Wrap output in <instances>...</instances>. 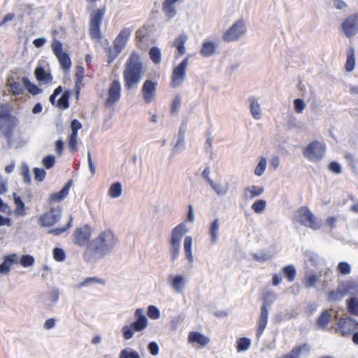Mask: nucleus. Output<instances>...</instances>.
<instances>
[{"label": "nucleus", "instance_id": "nucleus-25", "mask_svg": "<svg viewBox=\"0 0 358 358\" xmlns=\"http://www.w3.org/2000/svg\"><path fill=\"white\" fill-rule=\"evenodd\" d=\"M331 310H324L322 312L316 321L317 325L322 329H325L329 322L331 321Z\"/></svg>", "mask_w": 358, "mask_h": 358}, {"label": "nucleus", "instance_id": "nucleus-1", "mask_svg": "<svg viewBox=\"0 0 358 358\" xmlns=\"http://www.w3.org/2000/svg\"><path fill=\"white\" fill-rule=\"evenodd\" d=\"M143 73V66L141 57L136 52H133L127 59L123 71L124 87L131 90L141 81Z\"/></svg>", "mask_w": 358, "mask_h": 358}, {"label": "nucleus", "instance_id": "nucleus-58", "mask_svg": "<svg viewBox=\"0 0 358 358\" xmlns=\"http://www.w3.org/2000/svg\"><path fill=\"white\" fill-rule=\"evenodd\" d=\"M343 293L340 289L331 290L328 294V299L329 301H338L341 299Z\"/></svg>", "mask_w": 358, "mask_h": 358}, {"label": "nucleus", "instance_id": "nucleus-36", "mask_svg": "<svg viewBox=\"0 0 358 358\" xmlns=\"http://www.w3.org/2000/svg\"><path fill=\"white\" fill-rule=\"evenodd\" d=\"M149 56L152 62L159 64L162 61V53L159 48L154 46L149 50Z\"/></svg>", "mask_w": 358, "mask_h": 358}, {"label": "nucleus", "instance_id": "nucleus-20", "mask_svg": "<svg viewBox=\"0 0 358 358\" xmlns=\"http://www.w3.org/2000/svg\"><path fill=\"white\" fill-rule=\"evenodd\" d=\"M131 33V30L129 28L122 29L113 41L115 48L122 52L129 40Z\"/></svg>", "mask_w": 358, "mask_h": 358}, {"label": "nucleus", "instance_id": "nucleus-10", "mask_svg": "<svg viewBox=\"0 0 358 358\" xmlns=\"http://www.w3.org/2000/svg\"><path fill=\"white\" fill-rule=\"evenodd\" d=\"M245 31L246 27L244 21L238 20L223 34L222 39L226 42L237 41Z\"/></svg>", "mask_w": 358, "mask_h": 358}, {"label": "nucleus", "instance_id": "nucleus-13", "mask_svg": "<svg viewBox=\"0 0 358 358\" xmlns=\"http://www.w3.org/2000/svg\"><path fill=\"white\" fill-rule=\"evenodd\" d=\"M62 86L57 87L50 96V102L52 105L62 110L67 109L69 107V99L71 97V91L66 90L63 92L62 96L56 101V97L62 92Z\"/></svg>", "mask_w": 358, "mask_h": 358}, {"label": "nucleus", "instance_id": "nucleus-35", "mask_svg": "<svg viewBox=\"0 0 358 358\" xmlns=\"http://www.w3.org/2000/svg\"><path fill=\"white\" fill-rule=\"evenodd\" d=\"M348 310L350 313L358 316V299L350 297L346 302Z\"/></svg>", "mask_w": 358, "mask_h": 358}, {"label": "nucleus", "instance_id": "nucleus-60", "mask_svg": "<svg viewBox=\"0 0 358 358\" xmlns=\"http://www.w3.org/2000/svg\"><path fill=\"white\" fill-rule=\"evenodd\" d=\"M53 257L57 262H62L65 259V253L62 249L55 248L53 250Z\"/></svg>", "mask_w": 358, "mask_h": 358}, {"label": "nucleus", "instance_id": "nucleus-8", "mask_svg": "<svg viewBox=\"0 0 358 358\" xmlns=\"http://www.w3.org/2000/svg\"><path fill=\"white\" fill-rule=\"evenodd\" d=\"M325 150L324 143L314 141L304 148L303 154L309 161L318 162L324 157Z\"/></svg>", "mask_w": 358, "mask_h": 358}, {"label": "nucleus", "instance_id": "nucleus-9", "mask_svg": "<svg viewBox=\"0 0 358 358\" xmlns=\"http://www.w3.org/2000/svg\"><path fill=\"white\" fill-rule=\"evenodd\" d=\"M189 63V57H186L178 66L173 68L171 76L172 87H179L185 80Z\"/></svg>", "mask_w": 358, "mask_h": 358}, {"label": "nucleus", "instance_id": "nucleus-11", "mask_svg": "<svg viewBox=\"0 0 358 358\" xmlns=\"http://www.w3.org/2000/svg\"><path fill=\"white\" fill-rule=\"evenodd\" d=\"M357 330H358V322L349 317L340 318L336 328V331L342 336H348Z\"/></svg>", "mask_w": 358, "mask_h": 358}, {"label": "nucleus", "instance_id": "nucleus-57", "mask_svg": "<svg viewBox=\"0 0 358 358\" xmlns=\"http://www.w3.org/2000/svg\"><path fill=\"white\" fill-rule=\"evenodd\" d=\"M120 358H140V356L136 351H129L127 349H124L120 354Z\"/></svg>", "mask_w": 358, "mask_h": 358}, {"label": "nucleus", "instance_id": "nucleus-55", "mask_svg": "<svg viewBox=\"0 0 358 358\" xmlns=\"http://www.w3.org/2000/svg\"><path fill=\"white\" fill-rule=\"evenodd\" d=\"M148 315L152 320H157L160 317V312L159 309L152 305H150L148 308Z\"/></svg>", "mask_w": 358, "mask_h": 358}, {"label": "nucleus", "instance_id": "nucleus-4", "mask_svg": "<svg viewBox=\"0 0 358 358\" xmlns=\"http://www.w3.org/2000/svg\"><path fill=\"white\" fill-rule=\"evenodd\" d=\"M17 124V119L15 116L11 114L10 108L6 104H0V131L4 128V136L10 138H11L13 129Z\"/></svg>", "mask_w": 358, "mask_h": 358}, {"label": "nucleus", "instance_id": "nucleus-38", "mask_svg": "<svg viewBox=\"0 0 358 358\" xmlns=\"http://www.w3.org/2000/svg\"><path fill=\"white\" fill-rule=\"evenodd\" d=\"M307 348L308 345L306 344L295 346L289 354L283 355L282 358H299L301 351Z\"/></svg>", "mask_w": 358, "mask_h": 358}, {"label": "nucleus", "instance_id": "nucleus-40", "mask_svg": "<svg viewBox=\"0 0 358 358\" xmlns=\"http://www.w3.org/2000/svg\"><path fill=\"white\" fill-rule=\"evenodd\" d=\"M282 271L288 281L292 282L294 280L296 273L295 268L292 265L285 266L282 268Z\"/></svg>", "mask_w": 358, "mask_h": 358}, {"label": "nucleus", "instance_id": "nucleus-26", "mask_svg": "<svg viewBox=\"0 0 358 358\" xmlns=\"http://www.w3.org/2000/svg\"><path fill=\"white\" fill-rule=\"evenodd\" d=\"M15 262V255H10L6 256L3 263L0 264V273L7 274L10 271L12 264Z\"/></svg>", "mask_w": 358, "mask_h": 358}, {"label": "nucleus", "instance_id": "nucleus-50", "mask_svg": "<svg viewBox=\"0 0 358 358\" xmlns=\"http://www.w3.org/2000/svg\"><path fill=\"white\" fill-rule=\"evenodd\" d=\"M106 52L108 55V63L111 64L115 60V59L119 55L121 51H119L113 46V48L110 47L107 48Z\"/></svg>", "mask_w": 358, "mask_h": 358}, {"label": "nucleus", "instance_id": "nucleus-44", "mask_svg": "<svg viewBox=\"0 0 358 358\" xmlns=\"http://www.w3.org/2000/svg\"><path fill=\"white\" fill-rule=\"evenodd\" d=\"M92 283H99V284L104 285L105 281L102 279H100V278H98L96 277H89V278H86L83 281L80 282L78 285V287L80 288L83 287L87 286Z\"/></svg>", "mask_w": 358, "mask_h": 358}, {"label": "nucleus", "instance_id": "nucleus-27", "mask_svg": "<svg viewBox=\"0 0 358 358\" xmlns=\"http://www.w3.org/2000/svg\"><path fill=\"white\" fill-rule=\"evenodd\" d=\"M346 57L345 69L348 72H351L353 71L355 66V50L352 47L348 48Z\"/></svg>", "mask_w": 358, "mask_h": 358}, {"label": "nucleus", "instance_id": "nucleus-54", "mask_svg": "<svg viewBox=\"0 0 358 358\" xmlns=\"http://www.w3.org/2000/svg\"><path fill=\"white\" fill-rule=\"evenodd\" d=\"M266 166V160L264 157H262L255 169V174L257 176H262L265 171Z\"/></svg>", "mask_w": 358, "mask_h": 358}, {"label": "nucleus", "instance_id": "nucleus-12", "mask_svg": "<svg viewBox=\"0 0 358 358\" xmlns=\"http://www.w3.org/2000/svg\"><path fill=\"white\" fill-rule=\"evenodd\" d=\"M52 50L61 68L64 71H69L71 66V61L69 54L63 52L62 43L59 41H55L52 44Z\"/></svg>", "mask_w": 358, "mask_h": 358}, {"label": "nucleus", "instance_id": "nucleus-33", "mask_svg": "<svg viewBox=\"0 0 358 358\" xmlns=\"http://www.w3.org/2000/svg\"><path fill=\"white\" fill-rule=\"evenodd\" d=\"M192 238L191 236H186L184 240V250L185 256L189 262L193 261L192 253Z\"/></svg>", "mask_w": 358, "mask_h": 358}, {"label": "nucleus", "instance_id": "nucleus-17", "mask_svg": "<svg viewBox=\"0 0 358 358\" xmlns=\"http://www.w3.org/2000/svg\"><path fill=\"white\" fill-rule=\"evenodd\" d=\"M157 83L152 80H146L141 89V93L144 101L150 103L155 99Z\"/></svg>", "mask_w": 358, "mask_h": 358}, {"label": "nucleus", "instance_id": "nucleus-34", "mask_svg": "<svg viewBox=\"0 0 358 358\" xmlns=\"http://www.w3.org/2000/svg\"><path fill=\"white\" fill-rule=\"evenodd\" d=\"M22 81L26 87V89L32 95H37L42 92V90L39 88L36 84L31 83L28 78H23Z\"/></svg>", "mask_w": 358, "mask_h": 358}, {"label": "nucleus", "instance_id": "nucleus-61", "mask_svg": "<svg viewBox=\"0 0 358 358\" xmlns=\"http://www.w3.org/2000/svg\"><path fill=\"white\" fill-rule=\"evenodd\" d=\"M34 178L36 181H43L45 177V171L43 169L34 168Z\"/></svg>", "mask_w": 358, "mask_h": 358}, {"label": "nucleus", "instance_id": "nucleus-31", "mask_svg": "<svg viewBox=\"0 0 358 358\" xmlns=\"http://www.w3.org/2000/svg\"><path fill=\"white\" fill-rule=\"evenodd\" d=\"M187 39L186 36L180 35L173 42V46L177 49L180 56L185 54V44Z\"/></svg>", "mask_w": 358, "mask_h": 358}, {"label": "nucleus", "instance_id": "nucleus-45", "mask_svg": "<svg viewBox=\"0 0 358 358\" xmlns=\"http://www.w3.org/2000/svg\"><path fill=\"white\" fill-rule=\"evenodd\" d=\"M171 286L177 292L182 291V289L184 287L183 278L180 275L175 276L171 281Z\"/></svg>", "mask_w": 358, "mask_h": 358}, {"label": "nucleus", "instance_id": "nucleus-62", "mask_svg": "<svg viewBox=\"0 0 358 358\" xmlns=\"http://www.w3.org/2000/svg\"><path fill=\"white\" fill-rule=\"evenodd\" d=\"M294 110L297 113H301L306 108V103L301 99H296L294 101Z\"/></svg>", "mask_w": 358, "mask_h": 358}, {"label": "nucleus", "instance_id": "nucleus-6", "mask_svg": "<svg viewBox=\"0 0 358 358\" xmlns=\"http://www.w3.org/2000/svg\"><path fill=\"white\" fill-rule=\"evenodd\" d=\"M295 219L301 224L314 230L319 229L321 227L317 218L307 206H302L296 210Z\"/></svg>", "mask_w": 358, "mask_h": 358}, {"label": "nucleus", "instance_id": "nucleus-19", "mask_svg": "<svg viewBox=\"0 0 358 358\" xmlns=\"http://www.w3.org/2000/svg\"><path fill=\"white\" fill-rule=\"evenodd\" d=\"M187 341L193 345L196 344L197 347L203 348L209 343L210 338L199 331H193L189 333Z\"/></svg>", "mask_w": 358, "mask_h": 358}, {"label": "nucleus", "instance_id": "nucleus-47", "mask_svg": "<svg viewBox=\"0 0 358 358\" xmlns=\"http://www.w3.org/2000/svg\"><path fill=\"white\" fill-rule=\"evenodd\" d=\"M319 280V277L316 274H311L306 276L304 280V285L307 288L314 287Z\"/></svg>", "mask_w": 358, "mask_h": 358}, {"label": "nucleus", "instance_id": "nucleus-32", "mask_svg": "<svg viewBox=\"0 0 358 358\" xmlns=\"http://www.w3.org/2000/svg\"><path fill=\"white\" fill-rule=\"evenodd\" d=\"M264 190L263 187L252 185L245 190V194L247 198L253 199L260 196Z\"/></svg>", "mask_w": 358, "mask_h": 358}, {"label": "nucleus", "instance_id": "nucleus-43", "mask_svg": "<svg viewBox=\"0 0 358 358\" xmlns=\"http://www.w3.org/2000/svg\"><path fill=\"white\" fill-rule=\"evenodd\" d=\"M250 111L255 119L258 120L261 117L260 106L255 99H252L250 101Z\"/></svg>", "mask_w": 358, "mask_h": 358}, {"label": "nucleus", "instance_id": "nucleus-63", "mask_svg": "<svg viewBox=\"0 0 358 358\" xmlns=\"http://www.w3.org/2000/svg\"><path fill=\"white\" fill-rule=\"evenodd\" d=\"M55 163V157L51 155H48L43 159V164L48 169L52 168L54 166Z\"/></svg>", "mask_w": 358, "mask_h": 358}, {"label": "nucleus", "instance_id": "nucleus-15", "mask_svg": "<svg viewBox=\"0 0 358 358\" xmlns=\"http://www.w3.org/2000/svg\"><path fill=\"white\" fill-rule=\"evenodd\" d=\"M341 28L348 38L356 34L358 31V13L348 16L342 23Z\"/></svg>", "mask_w": 358, "mask_h": 358}, {"label": "nucleus", "instance_id": "nucleus-39", "mask_svg": "<svg viewBox=\"0 0 358 358\" xmlns=\"http://www.w3.org/2000/svg\"><path fill=\"white\" fill-rule=\"evenodd\" d=\"M219 230V220L215 219L210 224V235L211 238V242L213 244L215 243L217 238V232Z\"/></svg>", "mask_w": 358, "mask_h": 358}, {"label": "nucleus", "instance_id": "nucleus-59", "mask_svg": "<svg viewBox=\"0 0 358 358\" xmlns=\"http://www.w3.org/2000/svg\"><path fill=\"white\" fill-rule=\"evenodd\" d=\"M338 271L343 275L349 274L351 271V267L347 262H341L338 265Z\"/></svg>", "mask_w": 358, "mask_h": 358}, {"label": "nucleus", "instance_id": "nucleus-48", "mask_svg": "<svg viewBox=\"0 0 358 358\" xmlns=\"http://www.w3.org/2000/svg\"><path fill=\"white\" fill-rule=\"evenodd\" d=\"M148 27L144 25L136 31V40L138 42H141L148 36Z\"/></svg>", "mask_w": 358, "mask_h": 358}, {"label": "nucleus", "instance_id": "nucleus-49", "mask_svg": "<svg viewBox=\"0 0 358 358\" xmlns=\"http://www.w3.org/2000/svg\"><path fill=\"white\" fill-rule=\"evenodd\" d=\"M20 173L23 177L24 182L27 184H29L31 182V176L29 174V169L27 164H22L20 169Z\"/></svg>", "mask_w": 358, "mask_h": 358}, {"label": "nucleus", "instance_id": "nucleus-46", "mask_svg": "<svg viewBox=\"0 0 358 358\" xmlns=\"http://www.w3.org/2000/svg\"><path fill=\"white\" fill-rule=\"evenodd\" d=\"M266 206V201L263 199L257 200L252 205V209L256 213H262L264 211Z\"/></svg>", "mask_w": 358, "mask_h": 358}, {"label": "nucleus", "instance_id": "nucleus-28", "mask_svg": "<svg viewBox=\"0 0 358 358\" xmlns=\"http://www.w3.org/2000/svg\"><path fill=\"white\" fill-rule=\"evenodd\" d=\"M83 74L84 70L82 67L78 69L76 73V78L75 80L74 93L76 99H78L80 96V92L83 84Z\"/></svg>", "mask_w": 358, "mask_h": 358}, {"label": "nucleus", "instance_id": "nucleus-53", "mask_svg": "<svg viewBox=\"0 0 358 358\" xmlns=\"http://www.w3.org/2000/svg\"><path fill=\"white\" fill-rule=\"evenodd\" d=\"M72 220L73 219H72L71 216H70L68 222L66 223V224L64 227L52 229L49 232L55 236H58V235L62 234L63 232H64L66 230H67L71 226Z\"/></svg>", "mask_w": 358, "mask_h": 358}, {"label": "nucleus", "instance_id": "nucleus-18", "mask_svg": "<svg viewBox=\"0 0 358 358\" xmlns=\"http://www.w3.org/2000/svg\"><path fill=\"white\" fill-rule=\"evenodd\" d=\"M60 215L61 210L59 209L52 208L40 216V223L44 227L52 226L58 221Z\"/></svg>", "mask_w": 358, "mask_h": 358}, {"label": "nucleus", "instance_id": "nucleus-22", "mask_svg": "<svg viewBox=\"0 0 358 358\" xmlns=\"http://www.w3.org/2000/svg\"><path fill=\"white\" fill-rule=\"evenodd\" d=\"M71 185V180H69L59 192L51 194L50 202L59 203L63 201L68 196Z\"/></svg>", "mask_w": 358, "mask_h": 358}, {"label": "nucleus", "instance_id": "nucleus-2", "mask_svg": "<svg viewBox=\"0 0 358 358\" xmlns=\"http://www.w3.org/2000/svg\"><path fill=\"white\" fill-rule=\"evenodd\" d=\"M116 239L113 231L110 229L102 231L93 241V246L87 250L94 255L103 256L115 245Z\"/></svg>", "mask_w": 358, "mask_h": 358}, {"label": "nucleus", "instance_id": "nucleus-52", "mask_svg": "<svg viewBox=\"0 0 358 358\" xmlns=\"http://www.w3.org/2000/svg\"><path fill=\"white\" fill-rule=\"evenodd\" d=\"M181 105V96L178 94L175 96L171 105V114H176Z\"/></svg>", "mask_w": 358, "mask_h": 358}, {"label": "nucleus", "instance_id": "nucleus-21", "mask_svg": "<svg viewBox=\"0 0 358 358\" xmlns=\"http://www.w3.org/2000/svg\"><path fill=\"white\" fill-rule=\"evenodd\" d=\"M268 312L267 310L266 305L264 303L261 307V312L259 318L258 320V327L257 329V337L259 338L262 336L268 322Z\"/></svg>", "mask_w": 358, "mask_h": 358}, {"label": "nucleus", "instance_id": "nucleus-42", "mask_svg": "<svg viewBox=\"0 0 358 358\" xmlns=\"http://www.w3.org/2000/svg\"><path fill=\"white\" fill-rule=\"evenodd\" d=\"M68 147L71 152H76L78 150V134H71L68 137Z\"/></svg>", "mask_w": 358, "mask_h": 358}, {"label": "nucleus", "instance_id": "nucleus-5", "mask_svg": "<svg viewBox=\"0 0 358 358\" xmlns=\"http://www.w3.org/2000/svg\"><path fill=\"white\" fill-rule=\"evenodd\" d=\"M134 315L136 320L132 322L130 326H124L122 327L123 336L126 340H129L133 337L134 331H141L148 327V320L144 315L143 309H136Z\"/></svg>", "mask_w": 358, "mask_h": 358}, {"label": "nucleus", "instance_id": "nucleus-7", "mask_svg": "<svg viewBox=\"0 0 358 358\" xmlns=\"http://www.w3.org/2000/svg\"><path fill=\"white\" fill-rule=\"evenodd\" d=\"M186 229L183 223L177 225L176 227L173 229L171 231L170 245L172 261H175L179 255L180 241Z\"/></svg>", "mask_w": 358, "mask_h": 358}, {"label": "nucleus", "instance_id": "nucleus-16", "mask_svg": "<svg viewBox=\"0 0 358 358\" xmlns=\"http://www.w3.org/2000/svg\"><path fill=\"white\" fill-rule=\"evenodd\" d=\"M91 237V228L85 224L77 228L73 233L74 243L78 245H86Z\"/></svg>", "mask_w": 358, "mask_h": 358}, {"label": "nucleus", "instance_id": "nucleus-3", "mask_svg": "<svg viewBox=\"0 0 358 358\" xmlns=\"http://www.w3.org/2000/svg\"><path fill=\"white\" fill-rule=\"evenodd\" d=\"M106 13V8L94 10L90 14L89 34L92 41H101L103 35L101 31V24Z\"/></svg>", "mask_w": 358, "mask_h": 358}, {"label": "nucleus", "instance_id": "nucleus-29", "mask_svg": "<svg viewBox=\"0 0 358 358\" xmlns=\"http://www.w3.org/2000/svg\"><path fill=\"white\" fill-rule=\"evenodd\" d=\"M215 48L216 47L214 43L210 41H205L202 44L200 53L205 57H210L214 54Z\"/></svg>", "mask_w": 358, "mask_h": 358}, {"label": "nucleus", "instance_id": "nucleus-23", "mask_svg": "<svg viewBox=\"0 0 358 358\" xmlns=\"http://www.w3.org/2000/svg\"><path fill=\"white\" fill-rule=\"evenodd\" d=\"M36 78L39 82L50 83L52 81V76L50 73L47 72L43 66H38L34 71Z\"/></svg>", "mask_w": 358, "mask_h": 358}, {"label": "nucleus", "instance_id": "nucleus-24", "mask_svg": "<svg viewBox=\"0 0 358 358\" xmlns=\"http://www.w3.org/2000/svg\"><path fill=\"white\" fill-rule=\"evenodd\" d=\"M179 0H165L162 3V10L166 16L171 19L176 15L174 3Z\"/></svg>", "mask_w": 358, "mask_h": 358}, {"label": "nucleus", "instance_id": "nucleus-41", "mask_svg": "<svg viewBox=\"0 0 358 358\" xmlns=\"http://www.w3.org/2000/svg\"><path fill=\"white\" fill-rule=\"evenodd\" d=\"M122 194V185L120 182H117L113 183L108 191V194L112 198L119 197Z\"/></svg>", "mask_w": 358, "mask_h": 358}, {"label": "nucleus", "instance_id": "nucleus-14", "mask_svg": "<svg viewBox=\"0 0 358 358\" xmlns=\"http://www.w3.org/2000/svg\"><path fill=\"white\" fill-rule=\"evenodd\" d=\"M121 97V84L118 80H114L110 84L107 98L105 101L106 107L113 106Z\"/></svg>", "mask_w": 358, "mask_h": 358}, {"label": "nucleus", "instance_id": "nucleus-56", "mask_svg": "<svg viewBox=\"0 0 358 358\" xmlns=\"http://www.w3.org/2000/svg\"><path fill=\"white\" fill-rule=\"evenodd\" d=\"M10 92L14 95H20L23 93V87L20 83L13 82L10 85Z\"/></svg>", "mask_w": 358, "mask_h": 358}, {"label": "nucleus", "instance_id": "nucleus-37", "mask_svg": "<svg viewBox=\"0 0 358 358\" xmlns=\"http://www.w3.org/2000/svg\"><path fill=\"white\" fill-rule=\"evenodd\" d=\"M251 345V340L246 337H242L236 341V350L238 352L247 350Z\"/></svg>", "mask_w": 358, "mask_h": 358}, {"label": "nucleus", "instance_id": "nucleus-30", "mask_svg": "<svg viewBox=\"0 0 358 358\" xmlns=\"http://www.w3.org/2000/svg\"><path fill=\"white\" fill-rule=\"evenodd\" d=\"M14 203L15 204V215L17 216H24L26 214L25 206L20 196L13 193Z\"/></svg>", "mask_w": 358, "mask_h": 358}, {"label": "nucleus", "instance_id": "nucleus-64", "mask_svg": "<svg viewBox=\"0 0 358 358\" xmlns=\"http://www.w3.org/2000/svg\"><path fill=\"white\" fill-rule=\"evenodd\" d=\"M148 349L152 355H157L159 353V346L155 341L150 342L148 344Z\"/></svg>", "mask_w": 358, "mask_h": 358}, {"label": "nucleus", "instance_id": "nucleus-51", "mask_svg": "<svg viewBox=\"0 0 358 358\" xmlns=\"http://www.w3.org/2000/svg\"><path fill=\"white\" fill-rule=\"evenodd\" d=\"M35 259L33 256L29 255H22L20 260V264L24 267H29L34 264Z\"/></svg>", "mask_w": 358, "mask_h": 358}]
</instances>
